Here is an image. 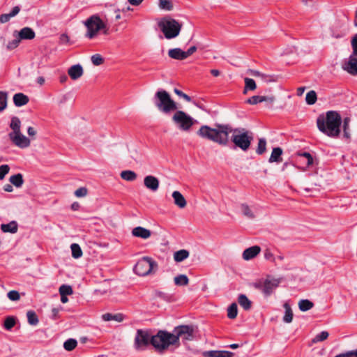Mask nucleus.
<instances>
[{
	"mask_svg": "<svg viewBox=\"0 0 357 357\" xmlns=\"http://www.w3.org/2000/svg\"><path fill=\"white\" fill-rule=\"evenodd\" d=\"M342 118L336 111H328L317 119V128L328 137L336 138L341 132Z\"/></svg>",
	"mask_w": 357,
	"mask_h": 357,
	"instance_id": "obj_1",
	"label": "nucleus"
},
{
	"mask_svg": "<svg viewBox=\"0 0 357 357\" xmlns=\"http://www.w3.org/2000/svg\"><path fill=\"white\" fill-rule=\"evenodd\" d=\"M229 131H231V126L229 125L218 124L215 128L202 126L197 131V135L204 139L225 146L229 142Z\"/></svg>",
	"mask_w": 357,
	"mask_h": 357,
	"instance_id": "obj_2",
	"label": "nucleus"
},
{
	"mask_svg": "<svg viewBox=\"0 0 357 357\" xmlns=\"http://www.w3.org/2000/svg\"><path fill=\"white\" fill-rule=\"evenodd\" d=\"M177 338L174 337V332L169 333L167 331H159L151 338V344L155 349L160 353H164L170 347L176 348Z\"/></svg>",
	"mask_w": 357,
	"mask_h": 357,
	"instance_id": "obj_3",
	"label": "nucleus"
},
{
	"mask_svg": "<svg viewBox=\"0 0 357 357\" xmlns=\"http://www.w3.org/2000/svg\"><path fill=\"white\" fill-rule=\"evenodd\" d=\"M84 24L86 28L85 37L88 39L96 38L100 31H102L105 34L108 33L106 22L98 15H93L87 18L84 22Z\"/></svg>",
	"mask_w": 357,
	"mask_h": 357,
	"instance_id": "obj_4",
	"label": "nucleus"
},
{
	"mask_svg": "<svg viewBox=\"0 0 357 357\" xmlns=\"http://www.w3.org/2000/svg\"><path fill=\"white\" fill-rule=\"evenodd\" d=\"M153 102L158 109L164 114H169L172 111H176L178 108L176 103L172 99L169 93L163 89L156 91L153 97Z\"/></svg>",
	"mask_w": 357,
	"mask_h": 357,
	"instance_id": "obj_5",
	"label": "nucleus"
},
{
	"mask_svg": "<svg viewBox=\"0 0 357 357\" xmlns=\"http://www.w3.org/2000/svg\"><path fill=\"white\" fill-rule=\"evenodd\" d=\"M229 133H232L231 139L236 147L243 151L248 150L253 139L251 132L246 130L245 128H238L233 129L231 127Z\"/></svg>",
	"mask_w": 357,
	"mask_h": 357,
	"instance_id": "obj_6",
	"label": "nucleus"
},
{
	"mask_svg": "<svg viewBox=\"0 0 357 357\" xmlns=\"http://www.w3.org/2000/svg\"><path fill=\"white\" fill-rule=\"evenodd\" d=\"M158 264L151 257H143L134 266V272L139 276H146L156 271Z\"/></svg>",
	"mask_w": 357,
	"mask_h": 357,
	"instance_id": "obj_7",
	"label": "nucleus"
},
{
	"mask_svg": "<svg viewBox=\"0 0 357 357\" xmlns=\"http://www.w3.org/2000/svg\"><path fill=\"white\" fill-rule=\"evenodd\" d=\"M158 26L167 39H172L179 35L182 25L174 19H163Z\"/></svg>",
	"mask_w": 357,
	"mask_h": 357,
	"instance_id": "obj_8",
	"label": "nucleus"
},
{
	"mask_svg": "<svg viewBox=\"0 0 357 357\" xmlns=\"http://www.w3.org/2000/svg\"><path fill=\"white\" fill-rule=\"evenodd\" d=\"M280 279L271 278L260 279L252 284L255 289L260 291L266 297L269 296L279 286Z\"/></svg>",
	"mask_w": 357,
	"mask_h": 357,
	"instance_id": "obj_9",
	"label": "nucleus"
},
{
	"mask_svg": "<svg viewBox=\"0 0 357 357\" xmlns=\"http://www.w3.org/2000/svg\"><path fill=\"white\" fill-rule=\"evenodd\" d=\"M172 121L181 130L189 131L195 121L185 112L176 109L172 116Z\"/></svg>",
	"mask_w": 357,
	"mask_h": 357,
	"instance_id": "obj_10",
	"label": "nucleus"
},
{
	"mask_svg": "<svg viewBox=\"0 0 357 357\" xmlns=\"http://www.w3.org/2000/svg\"><path fill=\"white\" fill-rule=\"evenodd\" d=\"M174 335L176 341V348L180 347V340L183 343L188 341H192L194 338V330L193 328L188 325H181L174 328Z\"/></svg>",
	"mask_w": 357,
	"mask_h": 357,
	"instance_id": "obj_11",
	"label": "nucleus"
},
{
	"mask_svg": "<svg viewBox=\"0 0 357 357\" xmlns=\"http://www.w3.org/2000/svg\"><path fill=\"white\" fill-rule=\"evenodd\" d=\"M149 333L142 330H137L135 338V347L137 350L144 349L151 343Z\"/></svg>",
	"mask_w": 357,
	"mask_h": 357,
	"instance_id": "obj_12",
	"label": "nucleus"
},
{
	"mask_svg": "<svg viewBox=\"0 0 357 357\" xmlns=\"http://www.w3.org/2000/svg\"><path fill=\"white\" fill-rule=\"evenodd\" d=\"M10 141L17 147L25 149L30 146V139L24 135L21 132L9 137Z\"/></svg>",
	"mask_w": 357,
	"mask_h": 357,
	"instance_id": "obj_13",
	"label": "nucleus"
},
{
	"mask_svg": "<svg viewBox=\"0 0 357 357\" xmlns=\"http://www.w3.org/2000/svg\"><path fill=\"white\" fill-rule=\"evenodd\" d=\"M342 69L352 75H357V58L351 55L348 61L342 64Z\"/></svg>",
	"mask_w": 357,
	"mask_h": 357,
	"instance_id": "obj_14",
	"label": "nucleus"
},
{
	"mask_svg": "<svg viewBox=\"0 0 357 357\" xmlns=\"http://www.w3.org/2000/svg\"><path fill=\"white\" fill-rule=\"evenodd\" d=\"M144 186L152 192H156L160 185V181L158 178L152 175H148L144 178Z\"/></svg>",
	"mask_w": 357,
	"mask_h": 357,
	"instance_id": "obj_15",
	"label": "nucleus"
},
{
	"mask_svg": "<svg viewBox=\"0 0 357 357\" xmlns=\"http://www.w3.org/2000/svg\"><path fill=\"white\" fill-rule=\"evenodd\" d=\"M83 73V68L80 64L73 65L68 70V75L73 80H76L81 77Z\"/></svg>",
	"mask_w": 357,
	"mask_h": 357,
	"instance_id": "obj_16",
	"label": "nucleus"
},
{
	"mask_svg": "<svg viewBox=\"0 0 357 357\" xmlns=\"http://www.w3.org/2000/svg\"><path fill=\"white\" fill-rule=\"evenodd\" d=\"M261 248L258 245H254L245 249L243 252V259L248 261L255 258L259 254Z\"/></svg>",
	"mask_w": 357,
	"mask_h": 357,
	"instance_id": "obj_17",
	"label": "nucleus"
},
{
	"mask_svg": "<svg viewBox=\"0 0 357 357\" xmlns=\"http://www.w3.org/2000/svg\"><path fill=\"white\" fill-rule=\"evenodd\" d=\"M132 234L135 237L147 239L151 236V231L148 229L139 226L132 229Z\"/></svg>",
	"mask_w": 357,
	"mask_h": 357,
	"instance_id": "obj_18",
	"label": "nucleus"
},
{
	"mask_svg": "<svg viewBox=\"0 0 357 357\" xmlns=\"http://www.w3.org/2000/svg\"><path fill=\"white\" fill-rule=\"evenodd\" d=\"M234 354L228 351L212 350L203 353L204 357H233Z\"/></svg>",
	"mask_w": 357,
	"mask_h": 357,
	"instance_id": "obj_19",
	"label": "nucleus"
},
{
	"mask_svg": "<svg viewBox=\"0 0 357 357\" xmlns=\"http://www.w3.org/2000/svg\"><path fill=\"white\" fill-rule=\"evenodd\" d=\"M174 203L180 208H183L187 205V202L183 195L179 191H174L172 192Z\"/></svg>",
	"mask_w": 357,
	"mask_h": 357,
	"instance_id": "obj_20",
	"label": "nucleus"
},
{
	"mask_svg": "<svg viewBox=\"0 0 357 357\" xmlns=\"http://www.w3.org/2000/svg\"><path fill=\"white\" fill-rule=\"evenodd\" d=\"M35 32L30 27H24L18 33L20 40H31L35 38Z\"/></svg>",
	"mask_w": 357,
	"mask_h": 357,
	"instance_id": "obj_21",
	"label": "nucleus"
},
{
	"mask_svg": "<svg viewBox=\"0 0 357 357\" xmlns=\"http://www.w3.org/2000/svg\"><path fill=\"white\" fill-rule=\"evenodd\" d=\"M10 128L12 129V132L8 134V137L13 136V135H15L21 132V121L18 117H12L10 123Z\"/></svg>",
	"mask_w": 357,
	"mask_h": 357,
	"instance_id": "obj_22",
	"label": "nucleus"
},
{
	"mask_svg": "<svg viewBox=\"0 0 357 357\" xmlns=\"http://www.w3.org/2000/svg\"><path fill=\"white\" fill-rule=\"evenodd\" d=\"M168 56L174 59L184 60L186 59L185 51L180 48H173L168 51Z\"/></svg>",
	"mask_w": 357,
	"mask_h": 357,
	"instance_id": "obj_23",
	"label": "nucleus"
},
{
	"mask_svg": "<svg viewBox=\"0 0 357 357\" xmlns=\"http://www.w3.org/2000/svg\"><path fill=\"white\" fill-rule=\"evenodd\" d=\"M283 307L284 308V314L282 321L284 323L289 324L292 321L294 317L292 309L288 302L283 304Z\"/></svg>",
	"mask_w": 357,
	"mask_h": 357,
	"instance_id": "obj_24",
	"label": "nucleus"
},
{
	"mask_svg": "<svg viewBox=\"0 0 357 357\" xmlns=\"http://www.w3.org/2000/svg\"><path fill=\"white\" fill-rule=\"evenodd\" d=\"M13 102L15 106L22 107L29 102V98L22 93H18L14 95Z\"/></svg>",
	"mask_w": 357,
	"mask_h": 357,
	"instance_id": "obj_25",
	"label": "nucleus"
},
{
	"mask_svg": "<svg viewBox=\"0 0 357 357\" xmlns=\"http://www.w3.org/2000/svg\"><path fill=\"white\" fill-rule=\"evenodd\" d=\"M102 319L105 321H115L116 322H121L124 319V316L121 313L111 314L105 313L102 315Z\"/></svg>",
	"mask_w": 357,
	"mask_h": 357,
	"instance_id": "obj_26",
	"label": "nucleus"
},
{
	"mask_svg": "<svg viewBox=\"0 0 357 357\" xmlns=\"http://www.w3.org/2000/svg\"><path fill=\"white\" fill-rule=\"evenodd\" d=\"M282 154V150L280 147L273 148L271 155L268 159L269 162H280L282 161L281 155Z\"/></svg>",
	"mask_w": 357,
	"mask_h": 357,
	"instance_id": "obj_27",
	"label": "nucleus"
},
{
	"mask_svg": "<svg viewBox=\"0 0 357 357\" xmlns=\"http://www.w3.org/2000/svg\"><path fill=\"white\" fill-rule=\"evenodd\" d=\"M18 226L15 221H12L8 224H2L1 229L5 233L15 234L17 231Z\"/></svg>",
	"mask_w": 357,
	"mask_h": 357,
	"instance_id": "obj_28",
	"label": "nucleus"
},
{
	"mask_svg": "<svg viewBox=\"0 0 357 357\" xmlns=\"http://www.w3.org/2000/svg\"><path fill=\"white\" fill-rule=\"evenodd\" d=\"M9 181L12 185H13L16 188H21L24 183L23 176L20 173L12 175L9 178Z\"/></svg>",
	"mask_w": 357,
	"mask_h": 357,
	"instance_id": "obj_29",
	"label": "nucleus"
},
{
	"mask_svg": "<svg viewBox=\"0 0 357 357\" xmlns=\"http://www.w3.org/2000/svg\"><path fill=\"white\" fill-rule=\"evenodd\" d=\"M190 255V252L187 250H180L174 253V260L176 262H181L186 259Z\"/></svg>",
	"mask_w": 357,
	"mask_h": 357,
	"instance_id": "obj_30",
	"label": "nucleus"
},
{
	"mask_svg": "<svg viewBox=\"0 0 357 357\" xmlns=\"http://www.w3.org/2000/svg\"><path fill=\"white\" fill-rule=\"evenodd\" d=\"M342 130L344 137L349 139L351 137L350 122L349 117H345L342 121Z\"/></svg>",
	"mask_w": 357,
	"mask_h": 357,
	"instance_id": "obj_31",
	"label": "nucleus"
},
{
	"mask_svg": "<svg viewBox=\"0 0 357 357\" xmlns=\"http://www.w3.org/2000/svg\"><path fill=\"white\" fill-rule=\"evenodd\" d=\"M298 305L301 312L308 311L314 307V303L308 299H301Z\"/></svg>",
	"mask_w": 357,
	"mask_h": 357,
	"instance_id": "obj_32",
	"label": "nucleus"
},
{
	"mask_svg": "<svg viewBox=\"0 0 357 357\" xmlns=\"http://www.w3.org/2000/svg\"><path fill=\"white\" fill-rule=\"evenodd\" d=\"M239 305L245 310H248L251 308L252 303L245 294H240L238 298Z\"/></svg>",
	"mask_w": 357,
	"mask_h": 357,
	"instance_id": "obj_33",
	"label": "nucleus"
},
{
	"mask_svg": "<svg viewBox=\"0 0 357 357\" xmlns=\"http://www.w3.org/2000/svg\"><path fill=\"white\" fill-rule=\"evenodd\" d=\"M137 174L131 170H125L121 172L122 179L127 181H133L137 178Z\"/></svg>",
	"mask_w": 357,
	"mask_h": 357,
	"instance_id": "obj_34",
	"label": "nucleus"
},
{
	"mask_svg": "<svg viewBox=\"0 0 357 357\" xmlns=\"http://www.w3.org/2000/svg\"><path fill=\"white\" fill-rule=\"evenodd\" d=\"M245 81V88L243 90V93L246 94L248 90L254 91L257 88L256 83L253 79L245 77L244 79Z\"/></svg>",
	"mask_w": 357,
	"mask_h": 357,
	"instance_id": "obj_35",
	"label": "nucleus"
},
{
	"mask_svg": "<svg viewBox=\"0 0 357 357\" xmlns=\"http://www.w3.org/2000/svg\"><path fill=\"white\" fill-rule=\"evenodd\" d=\"M174 280V283L178 286H185L189 283L188 278L184 274H181L176 276Z\"/></svg>",
	"mask_w": 357,
	"mask_h": 357,
	"instance_id": "obj_36",
	"label": "nucleus"
},
{
	"mask_svg": "<svg viewBox=\"0 0 357 357\" xmlns=\"http://www.w3.org/2000/svg\"><path fill=\"white\" fill-rule=\"evenodd\" d=\"M72 256L75 259H78L82 256V251L80 246L77 243H73L70 245Z\"/></svg>",
	"mask_w": 357,
	"mask_h": 357,
	"instance_id": "obj_37",
	"label": "nucleus"
},
{
	"mask_svg": "<svg viewBox=\"0 0 357 357\" xmlns=\"http://www.w3.org/2000/svg\"><path fill=\"white\" fill-rule=\"evenodd\" d=\"M241 209L243 213V214L249 219H254L255 218V215L252 211L250 209L248 205L245 204H242L241 205Z\"/></svg>",
	"mask_w": 357,
	"mask_h": 357,
	"instance_id": "obj_38",
	"label": "nucleus"
},
{
	"mask_svg": "<svg viewBox=\"0 0 357 357\" xmlns=\"http://www.w3.org/2000/svg\"><path fill=\"white\" fill-rule=\"evenodd\" d=\"M158 6L161 10L167 11L173 9V3L170 0H159Z\"/></svg>",
	"mask_w": 357,
	"mask_h": 357,
	"instance_id": "obj_39",
	"label": "nucleus"
},
{
	"mask_svg": "<svg viewBox=\"0 0 357 357\" xmlns=\"http://www.w3.org/2000/svg\"><path fill=\"white\" fill-rule=\"evenodd\" d=\"M238 314V307L236 303H233L230 305L227 310V317L229 319H234L236 317Z\"/></svg>",
	"mask_w": 357,
	"mask_h": 357,
	"instance_id": "obj_40",
	"label": "nucleus"
},
{
	"mask_svg": "<svg viewBox=\"0 0 357 357\" xmlns=\"http://www.w3.org/2000/svg\"><path fill=\"white\" fill-rule=\"evenodd\" d=\"M317 93L314 91H310L307 93L306 97H305V101L306 102L310 105H314L317 101Z\"/></svg>",
	"mask_w": 357,
	"mask_h": 357,
	"instance_id": "obj_41",
	"label": "nucleus"
},
{
	"mask_svg": "<svg viewBox=\"0 0 357 357\" xmlns=\"http://www.w3.org/2000/svg\"><path fill=\"white\" fill-rule=\"evenodd\" d=\"M77 340L75 339H73V338H70V339L67 340L63 343L64 349L68 351L73 350L77 347Z\"/></svg>",
	"mask_w": 357,
	"mask_h": 357,
	"instance_id": "obj_42",
	"label": "nucleus"
},
{
	"mask_svg": "<svg viewBox=\"0 0 357 357\" xmlns=\"http://www.w3.org/2000/svg\"><path fill=\"white\" fill-rule=\"evenodd\" d=\"M26 316L29 324L35 326L38 323V318L35 312L29 310L27 312Z\"/></svg>",
	"mask_w": 357,
	"mask_h": 357,
	"instance_id": "obj_43",
	"label": "nucleus"
},
{
	"mask_svg": "<svg viewBox=\"0 0 357 357\" xmlns=\"http://www.w3.org/2000/svg\"><path fill=\"white\" fill-rule=\"evenodd\" d=\"M59 291L61 296H68L73 294V293L72 287L67 284H62L59 287Z\"/></svg>",
	"mask_w": 357,
	"mask_h": 357,
	"instance_id": "obj_44",
	"label": "nucleus"
},
{
	"mask_svg": "<svg viewBox=\"0 0 357 357\" xmlns=\"http://www.w3.org/2000/svg\"><path fill=\"white\" fill-rule=\"evenodd\" d=\"M266 150V141L265 139H259L256 152L258 155H262Z\"/></svg>",
	"mask_w": 357,
	"mask_h": 357,
	"instance_id": "obj_45",
	"label": "nucleus"
},
{
	"mask_svg": "<svg viewBox=\"0 0 357 357\" xmlns=\"http://www.w3.org/2000/svg\"><path fill=\"white\" fill-rule=\"evenodd\" d=\"M329 336V333L326 331H324L322 332H321L320 333L317 334L312 340V343H317V342H321V341H324L325 340H326Z\"/></svg>",
	"mask_w": 357,
	"mask_h": 357,
	"instance_id": "obj_46",
	"label": "nucleus"
},
{
	"mask_svg": "<svg viewBox=\"0 0 357 357\" xmlns=\"http://www.w3.org/2000/svg\"><path fill=\"white\" fill-rule=\"evenodd\" d=\"M15 318L14 317H8L4 321V328L6 330H10L15 325Z\"/></svg>",
	"mask_w": 357,
	"mask_h": 357,
	"instance_id": "obj_47",
	"label": "nucleus"
},
{
	"mask_svg": "<svg viewBox=\"0 0 357 357\" xmlns=\"http://www.w3.org/2000/svg\"><path fill=\"white\" fill-rule=\"evenodd\" d=\"M263 96H253L246 100V102L250 105H257L259 102H264Z\"/></svg>",
	"mask_w": 357,
	"mask_h": 357,
	"instance_id": "obj_48",
	"label": "nucleus"
},
{
	"mask_svg": "<svg viewBox=\"0 0 357 357\" xmlns=\"http://www.w3.org/2000/svg\"><path fill=\"white\" fill-rule=\"evenodd\" d=\"M7 105V93L0 91V112L5 109Z\"/></svg>",
	"mask_w": 357,
	"mask_h": 357,
	"instance_id": "obj_49",
	"label": "nucleus"
},
{
	"mask_svg": "<svg viewBox=\"0 0 357 357\" xmlns=\"http://www.w3.org/2000/svg\"><path fill=\"white\" fill-rule=\"evenodd\" d=\"M91 61L93 65L99 66L103 63L104 60L100 54H96L91 56Z\"/></svg>",
	"mask_w": 357,
	"mask_h": 357,
	"instance_id": "obj_50",
	"label": "nucleus"
},
{
	"mask_svg": "<svg viewBox=\"0 0 357 357\" xmlns=\"http://www.w3.org/2000/svg\"><path fill=\"white\" fill-rule=\"evenodd\" d=\"M334 357H357V349L339 354Z\"/></svg>",
	"mask_w": 357,
	"mask_h": 357,
	"instance_id": "obj_51",
	"label": "nucleus"
},
{
	"mask_svg": "<svg viewBox=\"0 0 357 357\" xmlns=\"http://www.w3.org/2000/svg\"><path fill=\"white\" fill-rule=\"evenodd\" d=\"M10 167L8 165H2L0 166V180L4 178L5 176L9 172Z\"/></svg>",
	"mask_w": 357,
	"mask_h": 357,
	"instance_id": "obj_52",
	"label": "nucleus"
},
{
	"mask_svg": "<svg viewBox=\"0 0 357 357\" xmlns=\"http://www.w3.org/2000/svg\"><path fill=\"white\" fill-rule=\"evenodd\" d=\"M7 296L10 301H18L20 298L19 292L15 290L10 291Z\"/></svg>",
	"mask_w": 357,
	"mask_h": 357,
	"instance_id": "obj_53",
	"label": "nucleus"
},
{
	"mask_svg": "<svg viewBox=\"0 0 357 357\" xmlns=\"http://www.w3.org/2000/svg\"><path fill=\"white\" fill-rule=\"evenodd\" d=\"M88 190L84 187H81L75 191V195L77 197H84L87 195Z\"/></svg>",
	"mask_w": 357,
	"mask_h": 357,
	"instance_id": "obj_54",
	"label": "nucleus"
},
{
	"mask_svg": "<svg viewBox=\"0 0 357 357\" xmlns=\"http://www.w3.org/2000/svg\"><path fill=\"white\" fill-rule=\"evenodd\" d=\"M351 47L353 49V53L351 55L357 56V34L354 35L351 40Z\"/></svg>",
	"mask_w": 357,
	"mask_h": 357,
	"instance_id": "obj_55",
	"label": "nucleus"
},
{
	"mask_svg": "<svg viewBox=\"0 0 357 357\" xmlns=\"http://www.w3.org/2000/svg\"><path fill=\"white\" fill-rule=\"evenodd\" d=\"M260 78L264 82H271L275 81L273 75L264 74V73L261 74Z\"/></svg>",
	"mask_w": 357,
	"mask_h": 357,
	"instance_id": "obj_56",
	"label": "nucleus"
},
{
	"mask_svg": "<svg viewBox=\"0 0 357 357\" xmlns=\"http://www.w3.org/2000/svg\"><path fill=\"white\" fill-rule=\"evenodd\" d=\"M264 102H266L267 107H271L275 100V98L273 96H263Z\"/></svg>",
	"mask_w": 357,
	"mask_h": 357,
	"instance_id": "obj_57",
	"label": "nucleus"
},
{
	"mask_svg": "<svg viewBox=\"0 0 357 357\" xmlns=\"http://www.w3.org/2000/svg\"><path fill=\"white\" fill-rule=\"evenodd\" d=\"M11 17L9 13L2 14L0 15V22L6 23L10 20Z\"/></svg>",
	"mask_w": 357,
	"mask_h": 357,
	"instance_id": "obj_58",
	"label": "nucleus"
},
{
	"mask_svg": "<svg viewBox=\"0 0 357 357\" xmlns=\"http://www.w3.org/2000/svg\"><path fill=\"white\" fill-rule=\"evenodd\" d=\"M197 50L196 46L190 47L186 52H185V57L188 58L192 55Z\"/></svg>",
	"mask_w": 357,
	"mask_h": 357,
	"instance_id": "obj_59",
	"label": "nucleus"
},
{
	"mask_svg": "<svg viewBox=\"0 0 357 357\" xmlns=\"http://www.w3.org/2000/svg\"><path fill=\"white\" fill-rule=\"evenodd\" d=\"M20 10V8L19 6H15L12 10L9 13V15L11 17H15L17 15Z\"/></svg>",
	"mask_w": 357,
	"mask_h": 357,
	"instance_id": "obj_60",
	"label": "nucleus"
},
{
	"mask_svg": "<svg viewBox=\"0 0 357 357\" xmlns=\"http://www.w3.org/2000/svg\"><path fill=\"white\" fill-rule=\"evenodd\" d=\"M20 40V38H18V39L14 40L13 41L9 43V44L8 45V47L10 49H12V48H15V47H17L19 45Z\"/></svg>",
	"mask_w": 357,
	"mask_h": 357,
	"instance_id": "obj_61",
	"label": "nucleus"
},
{
	"mask_svg": "<svg viewBox=\"0 0 357 357\" xmlns=\"http://www.w3.org/2000/svg\"><path fill=\"white\" fill-rule=\"evenodd\" d=\"M61 310H62L61 307H60L59 308H53L52 310V317L54 319L57 318L58 314Z\"/></svg>",
	"mask_w": 357,
	"mask_h": 357,
	"instance_id": "obj_62",
	"label": "nucleus"
},
{
	"mask_svg": "<svg viewBox=\"0 0 357 357\" xmlns=\"http://www.w3.org/2000/svg\"><path fill=\"white\" fill-rule=\"evenodd\" d=\"M27 133L30 137H34L36 134V131L33 127H29L27 128Z\"/></svg>",
	"mask_w": 357,
	"mask_h": 357,
	"instance_id": "obj_63",
	"label": "nucleus"
},
{
	"mask_svg": "<svg viewBox=\"0 0 357 357\" xmlns=\"http://www.w3.org/2000/svg\"><path fill=\"white\" fill-rule=\"evenodd\" d=\"M3 190L6 191V192H11L13 191V188L12 186V185L10 184H6L4 186H3Z\"/></svg>",
	"mask_w": 357,
	"mask_h": 357,
	"instance_id": "obj_64",
	"label": "nucleus"
}]
</instances>
